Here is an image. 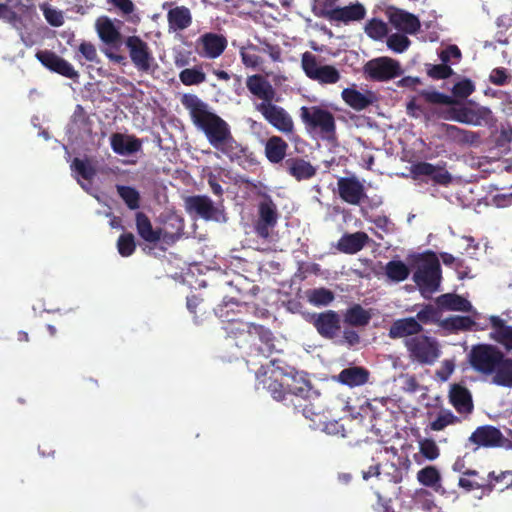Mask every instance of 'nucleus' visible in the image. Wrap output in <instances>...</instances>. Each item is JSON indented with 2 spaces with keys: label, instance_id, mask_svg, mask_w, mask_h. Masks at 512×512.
<instances>
[{
  "label": "nucleus",
  "instance_id": "10",
  "mask_svg": "<svg viewBox=\"0 0 512 512\" xmlns=\"http://www.w3.org/2000/svg\"><path fill=\"white\" fill-rule=\"evenodd\" d=\"M217 158L221 155L227 157L230 162L237 163L239 166L246 168L257 164L256 157L248 147L243 146L233 137L232 133L222 142L214 147Z\"/></svg>",
  "mask_w": 512,
  "mask_h": 512
},
{
  "label": "nucleus",
  "instance_id": "49",
  "mask_svg": "<svg viewBox=\"0 0 512 512\" xmlns=\"http://www.w3.org/2000/svg\"><path fill=\"white\" fill-rule=\"evenodd\" d=\"M339 0H313L312 12L315 16L333 21L339 7Z\"/></svg>",
  "mask_w": 512,
  "mask_h": 512
},
{
  "label": "nucleus",
  "instance_id": "5",
  "mask_svg": "<svg viewBox=\"0 0 512 512\" xmlns=\"http://www.w3.org/2000/svg\"><path fill=\"white\" fill-rule=\"evenodd\" d=\"M404 346L410 359L421 365H432L441 355L438 341L421 333L405 339Z\"/></svg>",
  "mask_w": 512,
  "mask_h": 512
},
{
  "label": "nucleus",
  "instance_id": "57",
  "mask_svg": "<svg viewBox=\"0 0 512 512\" xmlns=\"http://www.w3.org/2000/svg\"><path fill=\"white\" fill-rule=\"evenodd\" d=\"M117 250L122 257H129L135 252L136 242L131 232H126L119 236L117 240Z\"/></svg>",
  "mask_w": 512,
  "mask_h": 512
},
{
  "label": "nucleus",
  "instance_id": "32",
  "mask_svg": "<svg viewBox=\"0 0 512 512\" xmlns=\"http://www.w3.org/2000/svg\"><path fill=\"white\" fill-rule=\"evenodd\" d=\"M289 175L297 181L308 180L316 175L317 169L301 157H292L285 160L283 164Z\"/></svg>",
  "mask_w": 512,
  "mask_h": 512
},
{
  "label": "nucleus",
  "instance_id": "41",
  "mask_svg": "<svg viewBox=\"0 0 512 512\" xmlns=\"http://www.w3.org/2000/svg\"><path fill=\"white\" fill-rule=\"evenodd\" d=\"M288 143L280 136H271L265 143V156L270 163L282 162L287 154Z\"/></svg>",
  "mask_w": 512,
  "mask_h": 512
},
{
  "label": "nucleus",
  "instance_id": "37",
  "mask_svg": "<svg viewBox=\"0 0 512 512\" xmlns=\"http://www.w3.org/2000/svg\"><path fill=\"white\" fill-rule=\"evenodd\" d=\"M490 323L492 328L491 338L503 345L507 350H512V326L507 325L498 316H491Z\"/></svg>",
  "mask_w": 512,
  "mask_h": 512
},
{
  "label": "nucleus",
  "instance_id": "59",
  "mask_svg": "<svg viewBox=\"0 0 512 512\" xmlns=\"http://www.w3.org/2000/svg\"><path fill=\"white\" fill-rule=\"evenodd\" d=\"M365 32L370 38L379 40L387 35L388 28L384 21L373 18L366 23Z\"/></svg>",
  "mask_w": 512,
  "mask_h": 512
},
{
  "label": "nucleus",
  "instance_id": "63",
  "mask_svg": "<svg viewBox=\"0 0 512 512\" xmlns=\"http://www.w3.org/2000/svg\"><path fill=\"white\" fill-rule=\"evenodd\" d=\"M419 451L421 455L429 461L437 459L440 455L439 447L436 442L430 438H424L419 441Z\"/></svg>",
  "mask_w": 512,
  "mask_h": 512
},
{
  "label": "nucleus",
  "instance_id": "4",
  "mask_svg": "<svg viewBox=\"0 0 512 512\" xmlns=\"http://www.w3.org/2000/svg\"><path fill=\"white\" fill-rule=\"evenodd\" d=\"M260 200L257 204V218L253 229L257 237L268 240L278 224L280 214L272 197L267 193H259Z\"/></svg>",
  "mask_w": 512,
  "mask_h": 512
},
{
  "label": "nucleus",
  "instance_id": "35",
  "mask_svg": "<svg viewBox=\"0 0 512 512\" xmlns=\"http://www.w3.org/2000/svg\"><path fill=\"white\" fill-rule=\"evenodd\" d=\"M435 303L441 311L470 312L473 308L469 300L455 293L442 294L436 298Z\"/></svg>",
  "mask_w": 512,
  "mask_h": 512
},
{
  "label": "nucleus",
  "instance_id": "39",
  "mask_svg": "<svg viewBox=\"0 0 512 512\" xmlns=\"http://www.w3.org/2000/svg\"><path fill=\"white\" fill-rule=\"evenodd\" d=\"M246 307L247 305L245 303H241L235 298H230L228 300L224 298L222 303L215 308V314L223 324H226L238 319V314H240L242 309H245Z\"/></svg>",
  "mask_w": 512,
  "mask_h": 512
},
{
  "label": "nucleus",
  "instance_id": "28",
  "mask_svg": "<svg viewBox=\"0 0 512 512\" xmlns=\"http://www.w3.org/2000/svg\"><path fill=\"white\" fill-rule=\"evenodd\" d=\"M185 206L189 213H195L205 220L215 219L217 214L213 201L206 195L189 196Z\"/></svg>",
  "mask_w": 512,
  "mask_h": 512
},
{
  "label": "nucleus",
  "instance_id": "6",
  "mask_svg": "<svg viewBox=\"0 0 512 512\" xmlns=\"http://www.w3.org/2000/svg\"><path fill=\"white\" fill-rule=\"evenodd\" d=\"M503 352L494 345L477 344L468 353V362L473 370L482 375H493L497 364L502 359Z\"/></svg>",
  "mask_w": 512,
  "mask_h": 512
},
{
  "label": "nucleus",
  "instance_id": "33",
  "mask_svg": "<svg viewBox=\"0 0 512 512\" xmlns=\"http://www.w3.org/2000/svg\"><path fill=\"white\" fill-rule=\"evenodd\" d=\"M370 372L362 366L344 368L335 379L348 387H357L369 381Z\"/></svg>",
  "mask_w": 512,
  "mask_h": 512
},
{
  "label": "nucleus",
  "instance_id": "1",
  "mask_svg": "<svg viewBox=\"0 0 512 512\" xmlns=\"http://www.w3.org/2000/svg\"><path fill=\"white\" fill-rule=\"evenodd\" d=\"M182 103L189 110L194 125L205 134L213 148L231 134L228 123L209 111L207 104L196 95H184Z\"/></svg>",
  "mask_w": 512,
  "mask_h": 512
},
{
  "label": "nucleus",
  "instance_id": "48",
  "mask_svg": "<svg viewBox=\"0 0 512 512\" xmlns=\"http://www.w3.org/2000/svg\"><path fill=\"white\" fill-rule=\"evenodd\" d=\"M475 325V321L469 316H450L442 319L440 327L448 332L468 331Z\"/></svg>",
  "mask_w": 512,
  "mask_h": 512
},
{
  "label": "nucleus",
  "instance_id": "8",
  "mask_svg": "<svg viewBox=\"0 0 512 512\" xmlns=\"http://www.w3.org/2000/svg\"><path fill=\"white\" fill-rule=\"evenodd\" d=\"M301 68L305 75L312 81L321 85L336 84L341 79V74L333 65H322L316 55L306 51L301 56Z\"/></svg>",
  "mask_w": 512,
  "mask_h": 512
},
{
  "label": "nucleus",
  "instance_id": "64",
  "mask_svg": "<svg viewBox=\"0 0 512 512\" xmlns=\"http://www.w3.org/2000/svg\"><path fill=\"white\" fill-rule=\"evenodd\" d=\"M427 75L435 80L447 79L454 74L453 69L444 63L441 64H426Z\"/></svg>",
  "mask_w": 512,
  "mask_h": 512
},
{
  "label": "nucleus",
  "instance_id": "27",
  "mask_svg": "<svg viewBox=\"0 0 512 512\" xmlns=\"http://www.w3.org/2000/svg\"><path fill=\"white\" fill-rule=\"evenodd\" d=\"M449 402L459 414L469 415L473 412L474 404L468 388L461 384H453L449 390Z\"/></svg>",
  "mask_w": 512,
  "mask_h": 512
},
{
  "label": "nucleus",
  "instance_id": "29",
  "mask_svg": "<svg viewBox=\"0 0 512 512\" xmlns=\"http://www.w3.org/2000/svg\"><path fill=\"white\" fill-rule=\"evenodd\" d=\"M370 241L366 232L345 233L336 244V249L344 254L353 255L361 251Z\"/></svg>",
  "mask_w": 512,
  "mask_h": 512
},
{
  "label": "nucleus",
  "instance_id": "36",
  "mask_svg": "<svg viewBox=\"0 0 512 512\" xmlns=\"http://www.w3.org/2000/svg\"><path fill=\"white\" fill-rule=\"evenodd\" d=\"M344 102L354 110L361 111L373 104L375 96L371 91L365 94L353 89L345 88L341 93Z\"/></svg>",
  "mask_w": 512,
  "mask_h": 512
},
{
  "label": "nucleus",
  "instance_id": "46",
  "mask_svg": "<svg viewBox=\"0 0 512 512\" xmlns=\"http://www.w3.org/2000/svg\"><path fill=\"white\" fill-rule=\"evenodd\" d=\"M458 485L465 491L470 492L477 489L485 490L490 488L492 484L490 481H486L485 478L479 477L478 471L468 469L463 472V477H460Z\"/></svg>",
  "mask_w": 512,
  "mask_h": 512
},
{
  "label": "nucleus",
  "instance_id": "30",
  "mask_svg": "<svg viewBox=\"0 0 512 512\" xmlns=\"http://www.w3.org/2000/svg\"><path fill=\"white\" fill-rule=\"evenodd\" d=\"M389 21L396 29L411 35L416 34L421 27L417 16L402 9L391 12Z\"/></svg>",
  "mask_w": 512,
  "mask_h": 512
},
{
  "label": "nucleus",
  "instance_id": "47",
  "mask_svg": "<svg viewBox=\"0 0 512 512\" xmlns=\"http://www.w3.org/2000/svg\"><path fill=\"white\" fill-rule=\"evenodd\" d=\"M414 318L419 321L422 326L427 324H437L440 327L442 311L438 305L435 306L430 303L423 304Z\"/></svg>",
  "mask_w": 512,
  "mask_h": 512
},
{
  "label": "nucleus",
  "instance_id": "21",
  "mask_svg": "<svg viewBox=\"0 0 512 512\" xmlns=\"http://www.w3.org/2000/svg\"><path fill=\"white\" fill-rule=\"evenodd\" d=\"M468 441L475 445V449L480 447L492 448L503 446L506 442V438L497 427L492 425H483L475 429V431L470 435Z\"/></svg>",
  "mask_w": 512,
  "mask_h": 512
},
{
  "label": "nucleus",
  "instance_id": "56",
  "mask_svg": "<svg viewBox=\"0 0 512 512\" xmlns=\"http://www.w3.org/2000/svg\"><path fill=\"white\" fill-rule=\"evenodd\" d=\"M71 122L79 130H84L87 132L91 131L92 121L90 119V116L88 115L84 107L80 104L76 105L74 112L71 116Z\"/></svg>",
  "mask_w": 512,
  "mask_h": 512
},
{
  "label": "nucleus",
  "instance_id": "2",
  "mask_svg": "<svg viewBox=\"0 0 512 512\" xmlns=\"http://www.w3.org/2000/svg\"><path fill=\"white\" fill-rule=\"evenodd\" d=\"M417 269L413 281L422 293H433L438 290L441 281V265L435 252L425 251L415 257Z\"/></svg>",
  "mask_w": 512,
  "mask_h": 512
},
{
  "label": "nucleus",
  "instance_id": "43",
  "mask_svg": "<svg viewBox=\"0 0 512 512\" xmlns=\"http://www.w3.org/2000/svg\"><path fill=\"white\" fill-rule=\"evenodd\" d=\"M167 19L170 28L174 30H184L192 23L190 10L185 6H177L167 13Z\"/></svg>",
  "mask_w": 512,
  "mask_h": 512
},
{
  "label": "nucleus",
  "instance_id": "38",
  "mask_svg": "<svg viewBox=\"0 0 512 512\" xmlns=\"http://www.w3.org/2000/svg\"><path fill=\"white\" fill-rule=\"evenodd\" d=\"M257 379L259 385H262V388L266 389L275 400L284 402L286 384L285 380H283V376L281 377V380H279L276 377L275 372L271 371L270 376H266V372L263 375L258 373Z\"/></svg>",
  "mask_w": 512,
  "mask_h": 512
},
{
  "label": "nucleus",
  "instance_id": "20",
  "mask_svg": "<svg viewBox=\"0 0 512 512\" xmlns=\"http://www.w3.org/2000/svg\"><path fill=\"white\" fill-rule=\"evenodd\" d=\"M311 323L317 332L326 339H334L341 329L340 315L334 310L313 314Z\"/></svg>",
  "mask_w": 512,
  "mask_h": 512
},
{
  "label": "nucleus",
  "instance_id": "12",
  "mask_svg": "<svg viewBox=\"0 0 512 512\" xmlns=\"http://www.w3.org/2000/svg\"><path fill=\"white\" fill-rule=\"evenodd\" d=\"M363 71L368 79L378 82L389 81L403 73L400 63L389 57H378L368 61Z\"/></svg>",
  "mask_w": 512,
  "mask_h": 512
},
{
  "label": "nucleus",
  "instance_id": "14",
  "mask_svg": "<svg viewBox=\"0 0 512 512\" xmlns=\"http://www.w3.org/2000/svg\"><path fill=\"white\" fill-rule=\"evenodd\" d=\"M256 110L264 119L279 132L290 135L294 133V121L291 115L281 106L270 103L256 104Z\"/></svg>",
  "mask_w": 512,
  "mask_h": 512
},
{
  "label": "nucleus",
  "instance_id": "55",
  "mask_svg": "<svg viewBox=\"0 0 512 512\" xmlns=\"http://www.w3.org/2000/svg\"><path fill=\"white\" fill-rule=\"evenodd\" d=\"M179 79L185 86L199 85L206 81L201 67L186 68L179 73Z\"/></svg>",
  "mask_w": 512,
  "mask_h": 512
},
{
  "label": "nucleus",
  "instance_id": "13",
  "mask_svg": "<svg viewBox=\"0 0 512 512\" xmlns=\"http://www.w3.org/2000/svg\"><path fill=\"white\" fill-rule=\"evenodd\" d=\"M283 380L286 384V394L284 403L286 406H295V403L307 401V398H312L316 395V390L309 380L302 375L295 374H283Z\"/></svg>",
  "mask_w": 512,
  "mask_h": 512
},
{
  "label": "nucleus",
  "instance_id": "45",
  "mask_svg": "<svg viewBox=\"0 0 512 512\" xmlns=\"http://www.w3.org/2000/svg\"><path fill=\"white\" fill-rule=\"evenodd\" d=\"M344 322L353 327H364L369 324L371 314L360 304H353L343 315Z\"/></svg>",
  "mask_w": 512,
  "mask_h": 512
},
{
  "label": "nucleus",
  "instance_id": "11",
  "mask_svg": "<svg viewBox=\"0 0 512 512\" xmlns=\"http://www.w3.org/2000/svg\"><path fill=\"white\" fill-rule=\"evenodd\" d=\"M475 91V86L470 79H463L454 84L452 88V96L435 90H420L419 96L425 102L440 105H459V99H466Z\"/></svg>",
  "mask_w": 512,
  "mask_h": 512
},
{
  "label": "nucleus",
  "instance_id": "26",
  "mask_svg": "<svg viewBox=\"0 0 512 512\" xmlns=\"http://www.w3.org/2000/svg\"><path fill=\"white\" fill-rule=\"evenodd\" d=\"M491 118L492 112L489 108L479 107L472 109L460 102L458 105V113L455 115L454 121L468 125L481 126L483 123L487 124Z\"/></svg>",
  "mask_w": 512,
  "mask_h": 512
},
{
  "label": "nucleus",
  "instance_id": "17",
  "mask_svg": "<svg viewBox=\"0 0 512 512\" xmlns=\"http://www.w3.org/2000/svg\"><path fill=\"white\" fill-rule=\"evenodd\" d=\"M411 174L414 179H418L421 176H429L435 184L442 186L450 185L453 180L444 162L437 165L425 161L417 162L411 166Z\"/></svg>",
  "mask_w": 512,
  "mask_h": 512
},
{
  "label": "nucleus",
  "instance_id": "52",
  "mask_svg": "<svg viewBox=\"0 0 512 512\" xmlns=\"http://www.w3.org/2000/svg\"><path fill=\"white\" fill-rule=\"evenodd\" d=\"M387 277L394 282L406 280L410 274L409 268L400 260H391L385 267Z\"/></svg>",
  "mask_w": 512,
  "mask_h": 512
},
{
  "label": "nucleus",
  "instance_id": "54",
  "mask_svg": "<svg viewBox=\"0 0 512 512\" xmlns=\"http://www.w3.org/2000/svg\"><path fill=\"white\" fill-rule=\"evenodd\" d=\"M117 193L130 210H136L140 207V193L134 187L126 185H117Z\"/></svg>",
  "mask_w": 512,
  "mask_h": 512
},
{
  "label": "nucleus",
  "instance_id": "60",
  "mask_svg": "<svg viewBox=\"0 0 512 512\" xmlns=\"http://www.w3.org/2000/svg\"><path fill=\"white\" fill-rule=\"evenodd\" d=\"M71 168L87 181H91L96 176V169L88 160L76 157L72 161Z\"/></svg>",
  "mask_w": 512,
  "mask_h": 512
},
{
  "label": "nucleus",
  "instance_id": "23",
  "mask_svg": "<svg viewBox=\"0 0 512 512\" xmlns=\"http://www.w3.org/2000/svg\"><path fill=\"white\" fill-rule=\"evenodd\" d=\"M36 58L41 62L43 66L52 72L58 73L70 79H75L79 76L78 72L68 61L50 50L38 51L36 53Z\"/></svg>",
  "mask_w": 512,
  "mask_h": 512
},
{
  "label": "nucleus",
  "instance_id": "16",
  "mask_svg": "<svg viewBox=\"0 0 512 512\" xmlns=\"http://www.w3.org/2000/svg\"><path fill=\"white\" fill-rule=\"evenodd\" d=\"M227 45V38L223 34L207 32L196 40V51L202 58L216 59L223 54Z\"/></svg>",
  "mask_w": 512,
  "mask_h": 512
},
{
  "label": "nucleus",
  "instance_id": "18",
  "mask_svg": "<svg viewBox=\"0 0 512 512\" xmlns=\"http://www.w3.org/2000/svg\"><path fill=\"white\" fill-rule=\"evenodd\" d=\"M293 409L295 413H301L310 420L312 428H319L326 423L325 407L318 392L312 398H307V401L295 403Z\"/></svg>",
  "mask_w": 512,
  "mask_h": 512
},
{
  "label": "nucleus",
  "instance_id": "7",
  "mask_svg": "<svg viewBox=\"0 0 512 512\" xmlns=\"http://www.w3.org/2000/svg\"><path fill=\"white\" fill-rule=\"evenodd\" d=\"M96 30L100 40L107 45L103 51L105 56L112 62L125 64L126 57L115 53L124 43L123 37L119 29L114 25L108 17H101L96 22Z\"/></svg>",
  "mask_w": 512,
  "mask_h": 512
},
{
  "label": "nucleus",
  "instance_id": "31",
  "mask_svg": "<svg viewBox=\"0 0 512 512\" xmlns=\"http://www.w3.org/2000/svg\"><path fill=\"white\" fill-rule=\"evenodd\" d=\"M112 150L118 155H131L141 150L142 141L133 135L114 133L110 137Z\"/></svg>",
  "mask_w": 512,
  "mask_h": 512
},
{
  "label": "nucleus",
  "instance_id": "3",
  "mask_svg": "<svg viewBox=\"0 0 512 512\" xmlns=\"http://www.w3.org/2000/svg\"><path fill=\"white\" fill-rule=\"evenodd\" d=\"M300 119L309 131H317L329 142L336 139V122L332 112L321 106H302Z\"/></svg>",
  "mask_w": 512,
  "mask_h": 512
},
{
  "label": "nucleus",
  "instance_id": "24",
  "mask_svg": "<svg viewBox=\"0 0 512 512\" xmlns=\"http://www.w3.org/2000/svg\"><path fill=\"white\" fill-rule=\"evenodd\" d=\"M246 87L253 96L262 100L261 103L278 101V98H276V90L271 83L260 74L248 76Z\"/></svg>",
  "mask_w": 512,
  "mask_h": 512
},
{
  "label": "nucleus",
  "instance_id": "22",
  "mask_svg": "<svg viewBox=\"0 0 512 512\" xmlns=\"http://www.w3.org/2000/svg\"><path fill=\"white\" fill-rule=\"evenodd\" d=\"M254 323L242 321L240 318L224 324L227 337L235 341V345L243 349L245 352L247 348L255 349L254 344L251 342V329Z\"/></svg>",
  "mask_w": 512,
  "mask_h": 512
},
{
  "label": "nucleus",
  "instance_id": "61",
  "mask_svg": "<svg viewBox=\"0 0 512 512\" xmlns=\"http://www.w3.org/2000/svg\"><path fill=\"white\" fill-rule=\"evenodd\" d=\"M260 51V48L256 45H250L247 49L242 48L240 56L242 63L246 67L257 68L262 64V58L256 53Z\"/></svg>",
  "mask_w": 512,
  "mask_h": 512
},
{
  "label": "nucleus",
  "instance_id": "44",
  "mask_svg": "<svg viewBox=\"0 0 512 512\" xmlns=\"http://www.w3.org/2000/svg\"><path fill=\"white\" fill-rule=\"evenodd\" d=\"M497 365L492 382L498 386L512 388V358L506 357L503 353L502 359Z\"/></svg>",
  "mask_w": 512,
  "mask_h": 512
},
{
  "label": "nucleus",
  "instance_id": "58",
  "mask_svg": "<svg viewBox=\"0 0 512 512\" xmlns=\"http://www.w3.org/2000/svg\"><path fill=\"white\" fill-rule=\"evenodd\" d=\"M82 58L91 63H100L96 47L91 42L83 41L80 43L75 59L81 61Z\"/></svg>",
  "mask_w": 512,
  "mask_h": 512
},
{
  "label": "nucleus",
  "instance_id": "50",
  "mask_svg": "<svg viewBox=\"0 0 512 512\" xmlns=\"http://www.w3.org/2000/svg\"><path fill=\"white\" fill-rule=\"evenodd\" d=\"M461 423V418L449 409H441L436 418L430 422L428 428L432 431H442L447 426Z\"/></svg>",
  "mask_w": 512,
  "mask_h": 512
},
{
  "label": "nucleus",
  "instance_id": "62",
  "mask_svg": "<svg viewBox=\"0 0 512 512\" xmlns=\"http://www.w3.org/2000/svg\"><path fill=\"white\" fill-rule=\"evenodd\" d=\"M381 475L386 477L388 481L397 484L403 480L404 468L393 462H386L381 467Z\"/></svg>",
  "mask_w": 512,
  "mask_h": 512
},
{
  "label": "nucleus",
  "instance_id": "15",
  "mask_svg": "<svg viewBox=\"0 0 512 512\" xmlns=\"http://www.w3.org/2000/svg\"><path fill=\"white\" fill-rule=\"evenodd\" d=\"M251 339L255 349L247 348L246 353L249 356L263 355L269 357L275 352H280V349L277 348V339L273 332L263 325L254 324L252 326Z\"/></svg>",
  "mask_w": 512,
  "mask_h": 512
},
{
  "label": "nucleus",
  "instance_id": "9",
  "mask_svg": "<svg viewBox=\"0 0 512 512\" xmlns=\"http://www.w3.org/2000/svg\"><path fill=\"white\" fill-rule=\"evenodd\" d=\"M124 44L134 67L142 73H150L157 67L153 52L147 42L136 35L128 36Z\"/></svg>",
  "mask_w": 512,
  "mask_h": 512
},
{
  "label": "nucleus",
  "instance_id": "40",
  "mask_svg": "<svg viewBox=\"0 0 512 512\" xmlns=\"http://www.w3.org/2000/svg\"><path fill=\"white\" fill-rule=\"evenodd\" d=\"M442 129L449 139L460 145H473L480 142V134L477 132L450 124H442Z\"/></svg>",
  "mask_w": 512,
  "mask_h": 512
},
{
  "label": "nucleus",
  "instance_id": "42",
  "mask_svg": "<svg viewBox=\"0 0 512 512\" xmlns=\"http://www.w3.org/2000/svg\"><path fill=\"white\" fill-rule=\"evenodd\" d=\"M366 16V9L363 4L357 2L344 7H338L332 22H342L348 24L350 22L361 21Z\"/></svg>",
  "mask_w": 512,
  "mask_h": 512
},
{
  "label": "nucleus",
  "instance_id": "19",
  "mask_svg": "<svg viewBox=\"0 0 512 512\" xmlns=\"http://www.w3.org/2000/svg\"><path fill=\"white\" fill-rule=\"evenodd\" d=\"M337 190L339 197L350 205H359L367 197L364 185L354 175L338 178Z\"/></svg>",
  "mask_w": 512,
  "mask_h": 512
},
{
  "label": "nucleus",
  "instance_id": "53",
  "mask_svg": "<svg viewBox=\"0 0 512 512\" xmlns=\"http://www.w3.org/2000/svg\"><path fill=\"white\" fill-rule=\"evenodd\" d=\"M417 480L423 486L437 490V486L441 481V475L435 466H426L417 472Z\"/></svg>",
  "mask_w": 512,
  "mask_h": 512
},
{
  "label": "nucleus",
  "instance_id": "34",
  "mask_svg": "<svg viewBox=\"0 0 512 512\" xmlns=\"http://www.w3.org/2000/svg\"><path fill=\"white\" fill-rule=\"evenodd\" d=\"M136 230L138 235L147 243L156 244L162 238V229H154L149 217L144 212L135 215Z\"/></svg>",
  "mask_w": 512,
  "mask_h": 512
},
{
  "label": "nucleus",
  "instance_id": "51",
  "mask_svg": "<svg viewBox=\"0 0 512 512\" xmlns=\"http://www.w3.org/2000/svg\"><path fill=\"white\" fill-rule=\"evenodd\" d=\"M306 297L309 303L318 307L329 305L335 298L334 293L324 287L307 290Z\"/></svg>",
  "mask_w": 512,
  "mask_h": 512
},
{
  "label": "nucleus",
  "instance_id": "25",
  "mask_svg": "<svg viewBox=\"0 0 512 512\" xmlns=\"http://www.w3.org/2000/svg\"><path fill=\"white\" fill-rule=\"evenodd\" d=\"M423 332V326L420 325L414 317L396 319L392 322L388 330L390 339L411 338Z\"/></svg>",
  "mask_w": 512,
  "mask_h": 512
}]
</instances>
